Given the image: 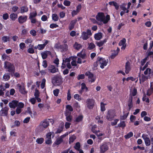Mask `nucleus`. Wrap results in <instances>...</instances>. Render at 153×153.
Masks as SVG:
<instances>
[{"instance_id":"f257e3e1","label":"nucleus","mask_w":153,"mask_h":153,"mask_svg":"<svg viewBox=\"0 0 153 153\" xmlns=\"http://www.w3.org/2000/svg\"><path fill=\"white\" fill-rule=\"evenodd\" d=\"M96 18L97 21L102 22L104 24H107L110 19V16L107 15L105 17L104 13L102 12L98 13L96 16Z\"/></svg>"},{"instance_id":"f03ea898","label":"nucleus","mask_w":153,"mask_h":153,"mask_svg":"<svg viewBox=\"0 0 153 153\" xmlns=\"http://www.w3.org/2000/svg\"><path fill=\"white\" fill-rule=\"evenodd\" d=\"M4 67L5 69H7V71L11 76L12 77L13 76V74L15 71L14 65L9 62L6 61L4 63Z\"/></svg>"},{"instance_id":"7ed1b4c3","label":"nucleus","mask_w":153,"mask_h":153,"mask_svg":"<svg viewBox=\"0 0 153 153\" xmlns=\"http://www.w3.org/2000/svg\"><path fill=\"white\" fill-rule=\"evenodd\" d=\"M108 62V60H107V61L104 58L98 56L97 58V61L94 63V67H97L99 63L100 64V68L103 69L105 66L107 65Z\"/></svg>"},{"instance_id":"20e7f679","label":"nucleus","mask_w":153,"mask_h":153,"mask_svg":"<svg viewBox=\"0 0 153 153\" xmlns=\"http://www.w3.org/2000/svg\"><path fill=\"white\" fill-rule=\"evenodd\" d=\"M51 82L54 85L59 86L63 82V79L61 75H56L52 78Z\"/></svg>"},{"instance_id":"39448f33","label":"nucleus","mask_w":153,"mask_h":153,"mask_svg":"<svg viewBox=\"0 0 153 153\" xmlns=\"http://www.w3.org/2000/svg\"><path fill=\"white\" fill-rule=\"evenodd\" d=\"M116 116L115 110L113 109H110L108 110L106 114V118L109 121H111Z\"/></svg>"},{"instance_id":"423d86ee","label":"nucleus","mask_w":153,"mask_h":153,"mask_svg":"<svg viewBox=\"0 0 153 153\" xmlns=\"http://www.w3.org/2000/svg\"><path fill=\"white\" fill-rule=\"evenodd\" d=\"M49 122L53 123V120L52 119H46L42 121L39 125L40 126L45 129L49 126Z\"/></svg>"},{"instance_id":"0eeeda50","label":"nucleus","mask_w":153,"mask_h":153,"mask_svg":"<svg viewBox=\"0 0 153 153\" xmlns=\"http://www.w3.org/2000/svg\"><path fill=\"white\" fill-rule=\"evenodd\" d=\"M108 146L106 143H103L100 147V153H104L108 149Z\"/></svg>"},{"instance_id":"6e6552de","label":"nucleus","mask_w":153,"mask_h":153,"mask_svg":"<svg viewBox=\"0 0 153 153\" xmlns=\"http://www.w3.org/2000/svg\"><path fill=\"white\" fill-rule=\"evenodd\" d=\"M95 102L94 100L90 99H87L86 101L87 108L90 109H93L94 106Z\"/></svg>"},{"instance_id":"1a4fd4ad","label":"nucleus","mask_w":153,"mask_h":153,"mask_svg":"<svg viewBox=\"0 0 153 153\" xmlns=\"http://www.w3.org/2000/svg\"><path fill=\"white\" fill-rule=\"evenodd\" d=\"M85 75L88 76L89 79H90L89 81L91 82H94L96 78L94 77V74H93L90 72V71H87L85 73Z\"/></svg>"},{"instance_id":"9d476101","label":"nucleus","mask_w":153,"mask_h":153,"mask_svg":"<svg viewBox=\"0 0 153 153\" xmlns=\"http://www.w3.org/2000/svg\"><path fill=\"white\" fill-rule=\"evenodd\" d=\"M9 110V108L7 106L2 108L0 111L1 115L2 116H7Z\"/></svg>"},{"instance_id":"9b49d317","label":"nucleus","mask_w":153,"mask_h":153,"mask_svg":"<svg viewBox=\"0 0 153 153\" xmlns=\"http://www.w3.org/2000/svg\"><path fill=\"white\" fill-rule=\"evenodd\" d=\"M48 71H50V72L52 73H55L58 72V69L56 68L55 66L53 65H49L48 68Z\"/></svg>"},{"instance_id":"f8f14e48","label":"nucleus","mask_w":153,"mask_h":153,"mask_svg":"<svg viewBox=\"0 0 153 153\" xmlns=\"http://www.w3.org/2000/svg\"><path fill=\"white\" fill-rule=\"evenodd\" d=\"M17 86L19 87V91L22 94H25L27 93V91L25 90V87L22 86L19 84H17Z\"/></svg>"},{"instance_id":"ddd939ff","label":"nucleus","mask_w":153,"mask_h":153,"mask_svg":"<svg viewBox=\"0 0 153 153\" xmlns=\"http://www.w3.org/2000/svg\"><path fill=\"white\" fill-rule=\"evenodd\" d=\"M71 113H69L68 111H67L66 113H65V115L66 117V120L67 121L70 122L71 121L73 117L71 115Z\"/></svg>"},{"instance_id":"4468645a","label":"nucleus","mask_w":153,"mask_h":153,"mask_svg":"<svg viewBox=\"0 0 153 153\" xmlns=\"http://www.w3.org/2000/svg\"><path fill=\"white\" fill-rule=\"evenodd\" d=\"M27 19V16H20L19 17L18 22L20 24H22L25 22Z\"/></svg>"},{"instance_id":"2eb2a0df","label":"nucleus","mask_w":153,"mask_h":153,"mask_svg":"<svg viewBox=\"0 0 153 153\" xmlns=\"http://www.w3.org/2000/svg\"><path fill=\"white\" fill-rule=\"evenodd\" d=\"M130 65V63L128 61H127L126 63L125 72L127 74H128L131 71V68Z\"/></svg>"},{"instance_id":"dca6fc26","label":"nucleus","mask_w":153,"mask_h":153,"mask_svg":"<svg viewBox=\"0 0 153 153\" xmlns=\"http://www.w3.org/2000/svg\"><path fill=\"white\" fill-rule=\"evenodd\" d=\"M77 22V20L76 19L71 21L68 27L69 30H71L74 29Z\"/></svg>"},{"instance_id":"f3484780","label":"nucleus","mask_w":153,"mask_h":153,"mask_svg":"<svg viewBox=\"0 0 153 153\" xmlns=\"http://www.w3.org/2000/svg\"><path fill=\"white\" fill-rule=\"evenodd\" d=\"M43 41L45 42L43 44H38V45L39 50H43L45 48L46 45L49 42V41L48 40L44 39Z\"/></svg>"},{"instance_id":"a211bd4d","label":"nucleus","mask_w":153,"mask_h":153,"mask_svg":"<svg viewBox=\"0 0 153 153\" xmlns=\"http://www.w3.org/2000/svg\"><path fill=\"white\" fill-rule=\"evenodd\" d=\"M18 103V101L13 100L9 103V105L10 108H14L17 106Z\"/></svg>"},{"instance_id":"6ab92c4d","label":"nucleus","mask_w":153,"mask_h":153,"mask_svg":"<svg viewBox=\"0 0 153 153\" xmlns=\"http://www.w3.org/2000/svg\"><path fill=\"white\" fill-rule=\"evenodd\" d=\"M144 140L146 146H149L150 145V140L147 135H145V137L143 136V134L142 136Z\"/></svg>"},{"instance_id":"aec40b11","label":"nucleus","mask_w":153,"mask_h":153,"mask_svg":"<svg viewBox=\"0 0 153 153\" xmlns=\"http://www.w3.org/2000/svg\"><path fill=\"white\" fill-rule=\"evenodd\" d=\"M80 143L79 142L76 143L74 146V149L76 150L79 151V153H84L83 151L80 149Z\"/></svg>"},{"instance_id":"412c9836","label":"nucleus","mask_w":153,"mask_h":153,"mask_svg":"<svg viewBox=\"0 0 153 153\" xmlns=\"http://www.w3.org/2000/svg\"><path fill=\"white\" fill-rule=\"evenodd\" d=\"M102 37V33L100 32L95 33L94 34V38L95 40H100Z\"/></svg>"},{"instance_id":"4be33fe9","label":"nucleus","mask_w":153,"mask_h":153,"mask_svg":"<svg viewBox=\"0 0 153 153\" xmlns=\"http://www.w3.org/2000/svg\"><path fill=\"white\" fill-rule=\"evenodd\" d=\"M68 45L66 44H64L60 45V49L62 52L66 51L68 50Z\"/></svg>"},{"instance_id":"5701e85b","label":"nucleus","mask_w":153,"mask_h":153,"mask_svg":"<svg viewBox=\"0 0 153 153\" xmlns=\"http://www.w3.org/2000/svg\"><path fill=\"white\" fill-rule=\"evenodd\" d=\"M108 39V38H105L104 40L103 41H101L100 42H96V44L99 47L102 46L105 43Z\"/></svg>"},{"instance_id":"b1692460","label":"nucleus","mask_w":153,"mask_h":153,"mask_svg":"<svg viewBox=\"0 0 153 153\" xmlns=\"http://www.w3.org/2000/svg\"><path fill=\"white\" fill-rule=\"evenodd\" d=\"M63 141V139L61 137L57 138L53 144V146H55V145H58L61 144Z\"/></svg>"},{"instance_id":"393cba45","label":"nucleus","mask_w":153,"mask_h":153,"mask_svg":"<svg viewBox=\"0 0 153 153\" xmlns=\"http://www.w3.org/2000/svg\"><path fill=\"white\" fill-rule=\"evenodd\" d=\"M109 4L110 5H113L115 7V8L117 10L118 9L119 6L117 3L116 2L112 1L109 2Z\"/></svg>"},{"instance_id":"a878e982","label":"nucleus","mask_w":153,"mask_h":153,"mask_svg":"<svg viewBox=\"0 0 153 153\" xmlns=\"http://www.w3.org/2000/svg\"><path fill=\"white\" fill-rule=\"evenodd\" d=\"M89 36L85 32L83 31L82 33L81 38L84 40H87Z\"/></svg>"},{"instance_id":"bb28decb","label":"nucleus","mask_w":153,"mask_h":153,"mask_svg":"<svg viewBox=\"0 0 153 153\" xmlns=\"http://www.w3.org/2000/svg\"><path fill=\"white\" fill-rule=\"evenodd\" d=\"M73 110V108L71 106L69 105H66V110L65 113L67 111H68L69 113H71Z\"/></svg>"},{"instance_id":"cd10ccee","label":"nucleus","mask_w":153,"mask_h":153,"mask_svg":"<svg viewBox=\"0 0 153 153\" xmlns=\"http://www.w3.org/2000/svg\"><path fill=\"white\" fill-rule=\"evenodd\" d=\"M126 126V122L124 121H120V123L118 124V126L124 129Z\"/></svg>"},{"instance_id":"c85d7f7f","label":"nucleus","mask_w":153,"mask_h":153,"mask_svg":"<svg viewBox=\"0 0 153 153\" xmlns=\"http://www.w3.org/2000/svg\"><path fill=\"white\" fill-rule=\"evenodd\" d=\"M83 118V117L82 115H80L76 118L74 121L77 123H79L82 120Z\"/></svg>"},{"instance_id":"c756f323","label":"nucleus","mask_w":153,"mask_h":153,"mask_svg":"<svg viewBox=\"0 0 153 153\" xmlns=\"http://www.w3.org/2000/svg\"><path fill=\"white\" fill-rule=\"evenodd\" d=\"M73 47L75 49L77 50H79L82 47L80 44H78L76 42L75 43Z\"/></svg>"},{"instance_id":"7c9ffc66","label":"nucleus","mask_w":153,"mask_h":153,"mask_svg":"<svg viewBox=\"0 0 153 153\" xmlns=\"http://www.w3.org/2000/svg\"><path fill=\"white\" fill-rule=\"evenodd\" d=\"M77 56L82 58V59H85L86 54L85 52H83L82 51L77 54Z\"/></svg>"},{"instance_id":"2f4dec72","label":"nucleus","mask_w":153,"mask_h":153,"mask_svg":"<svg viewBox=\"0 0 153 153\" xmlns=\"http://www.w3.org/2000/svg\"><path fill=\"white\" fill-rule=\"evenodd\" d=\"M52 19L55 22L57 21L59 19V17L57 15L56 13H54L52 14Z\"/></svg>"},{"instance_id":"473e14b6","label":"nucleus","mask_w":153,"mask_h":153,"mask_svg":"<svg viewBox=\"0 0 153 153\" xmlns=\"http://www.w3.org/2000/svg\"><path fill=\"white\" fill-rule=\"evenodd\" d=\"M28 11V8L27 6H22L21 7V13H23L27 12Z\"/></svg>"},{"instance_id":"72a5a7b5","label":"nucleus","mask_w":153,"mask_h":153,"mask_svg":"<svg viewBox=\"0 0 153 153\" xmlns=\"http://www.w3.org/2000/svg\"><path fill=\"white\" fill-rule=\"evenodd\" d=\"M147 79V76L144 75L143 74H142L141 78H140L139 79L140 83H141V82H144Z\"/></svg>"},{"instance_id":"f704fd0d","label":"nucleus","mask_w":153,"mask_h":153,"mask_svg":"<svg viewBox=\"0 0 153 153\" xmlns=\"http://www.w3.org/2000/svg\"><path fill=\"white\" fill-rule=\"evenodd\" d=\"M17 15L14 13H11L10 15V18L12 20L14 21L17 18Z\"/></svg>"},{"instance_id":"c9c22d12","label":"nucleus","mask_w":153,"mask_h":153,"mask_svg":"<svg viewBox=\"0 0 153 153\" xmlns=\"http://www.w3.org/2000/svg\"><path fill=\"white\" fill-rule=\"evenodd\" d=\"M44 141V139L42 137L37 138L36 140V142L39 144H42Z\"/></svg>"},{"instance_id":"e433bc0d","label":"nucleus","mask_w":153,"mask_h":153,"mask_svg":"<svg viewBox=\"0 0 153 153\" xmlns=\"http://www.w3.org/2000/svg\"><path fill=\"white\" fill-rule=\"evenodd\" d=\"M10 74H9L5 73L3 76V79H4V81H7L9 80L10 79Z\"/></svg>"},{"instance_id":"4c0bfd02","label":"nucleus","mask_w":153,"mask_h":153,"mask_svg":"<svg viewBox=\"0 0 153 153\" xmlns=\"http://www.w3.org/2000/svg\"><path fill=\"white\" fill-rule=\"evenodd\" d=\"M10 37L8 36H4L2 37L1 39L4 42L10 41Z\"/></svg>"},{"instance_id":"58836bf2","label":"nucleus","mask_w":153,"mask_h":153,"mask_svg":"<svg viewBox=\"0 0 153 153\" xmlns=\"http://www.w3.org/2000/svg\"><path fill=\"white\" fill-rule=\"evenodd\" d=\"M132 99L133 97L132 96H131L129 97V100L128 101V106H133Z\"/></svg>"},{"instance_id":"ea45409f","label":"nucleus","mask_w":153,"mask_h":153,"mask_svg":"<svg viewBox=\"0 0 153 153\" xmlns=\"http://www.w3.org/2000/svg\"><path fill=\"white\" fill-rule=\"evenodd\" d=\"M133 134L132 132H130L128 134L124 136V137L126 139H128L133 136Z\"/></svg>"},{"instance_id":"a19ab883","label":"nucleus","mask_w":153,"mask_h":153,"mask_svg":"<svg viewBox=\"0 0 153 153\" xmlns=\"http://www.w3.org/2000/svg\"><path fill=\"white\" fill-rule=\"evenodd\" d=\"M81 89L82 90H84V89L85 90V91L87 92L88 91V88L86 87V85L85 83H82L81 84Z\"/></svg>"},{"instance_id":"79ce46f5","label":"nucleus","mask_w":153,"mask_h":153,"mask_svg":"<svg viewBox=\"0 0 153 153\" xmlns=\"http://www.w3.org/2000/svg\"><path fill=\"white\" fill-rule=\"evenodd\" d=\"M105 105L106 104H105L103 102H101L100 103V109L102 111H104L105 110Z\"/></svg>"},{"instance_id":"37998d69","label":"nucleus","mask_w":153,"mask_h":153,"mask_svg":"<svg viewBox=\"0 0 153 153\" xmlns=\"http://www.w3.org/2000/svg\"><path fill=\"white\" fill-rule=\"evenodd\" d=\"M126 40L125 38H123L121 40L119 43V45L120 46H121L122 45H124L126 44Z\"/></svg>"},{"instance_id":"c03bdc74","label":"nucleus","mask_w":153,"mask_h":153,"mask_svg":"<svg viewBox=\"0 0 153 153\" xmlns=\"http://www.w3.org/2000/svg\"><path fill=\"white\" fill-rule=\"evenodd\" d=\"M47 51H46L45 52H43L41 53V55L42 57V58L43 59H46L48 56V54L47 53Z\"/></svg>"},{"instance_id":"a18cd8bd","label":"nucleus","mask_w":153,"mask_h":153,"mask_svg":"<svg viewBox=\"0 0 153 153\" xmlns=\"http://www.w3.org/2000/svg\"><path fill=\"white\" fill-rule=\"evenodd\" d=\"M37 13L36 11H35L34 12H31L30 14L29 18L31 19L32 18H33L36 17L37 16Z\"/></svg>"},{"instance_id":"49530a36","label":"nucleus","mask_w":153,"mask_h":153,"mask_svg":"<svg viewBox=\"0 0 153 153\" xmlns=\"http://www.w3.org/2000/svg\"><path fill=\"white\" fill-rule=\"evenodd\" d=\"M129 114V111L127 113L125 114L123 116H120V119L121 120H125L128 116Z\"/></svg>"},{"instance_id":"de8ad7c7","label":"nucleus","mask_w":153,"mask_h":153,"mask_svg":"<svg viewBox=\"0 0 153 153\" xmlns=\"http://www.w3.org/2000/svg\"><path fill=\"white\" fill-rule=\"evenodd\" d=\"M74 98L79 101H80L82 100V98L78 94H75L74 96Z\"/></svg>"},{"instance_id":"09e8293b","label":"nucleus","mask_w":153,"mask_h":153,"mask_svg":"<svg viewBox=\"0 0 153 153\" xmlns=\"http://www.w3.org/2000/svg\"><path fill=\"white\" fill-rule=\"evenodd\" d=\"M95 47L94 44L93 42H91L89 44L88 48L89 50L93 49Z\"/></svg>"},{"instance_id":"8fccbe9b","label":"nucleus","mask_w":153,"mask_h":153,"mask_svg":"<svg viewBox=\"0 0 153 153\" xmlns=\"http://www.w3.org/2000/svg\"><path fill=\"white\" fill-rule=\"evenodd\" d=\"M63 126H62L61 127H59V128L57 129L55 134H56L60 133L63 131Z\"/></svg>"},{"instance_id":"3c124183","label":"nucleus","mask_w":153,"mask_h":153,"mask_svg":"<svg viewBox=\"0 0 153 153\" xmlns=\"http://www.w3.org/2000/svg\"><path fill=\"white\" fill-rule=\"evenodd\" d=\"M148 73L149 74H151V69L149 68H146V70L144 71V74L145 75H147L148 74Z\"/></svg>"},{"instance_id":"603ef678","label":"nucleus","mask_w":153,"mask_h":153,"mask_svg":"<svg viewBox=\"0 0 153 153\" xmlns=\"http://www.w3.org/2000/svg\"><path fill=\"white\" fill-rule=\"evenodd\" d=\"M113 120L114 121L111 123V125L112 126H114L116 125L119 121V120L118 119H114Z\"/></svg>"},{"instance_id":"864d4df0","label":"nucleus","mask_w":153,"mask_h":153,"mask_svg":"<svg viewBox=\"0 0 153 153\" xmlns=\"http://www.w3.org/2000/svg\"><path fill=\"white\" fill-rule=\"evenodd\" d=\"M59 92V90L58 89H56L53 91V94L56 97L58 96Z\"/></svg>"},{"instance_id":"5fc2aeb1","label":"nucleus","mask_w":153,"mask_h":153,"mask_svg":"<svg viewBox=\"0 0 153 153\" xmlns=\"http://www.w3.org/2000/svg\"><path fill=\"white\" fill-rule=\"evenodd\" d=\"M71 96L70 93V90H68L67 92V99L69 101L71 100Z\"/></svg>"},{"instance_id":"6e6d98bb","label":"nucleus","mask_w":153,"mask_h":153,"mask_svg":"<svg viewBox=\"0 0 153 153\" xmlns=\"http://www.w3.org/2000/svg\"><path fill=\"white\" fill-rule=\"evenodd\" d=\"M85 75L84 74H81L77 76V79L78 80L82 79L85 78Z\"/></svg>"},{"instance_id":"4d7b16f0","label":"nucleus","mask_w":153,"mask_h":153,"mask_svg":"<svg viewBox=\"0 0 153 153\" xmlns=\"http://www.w3.org/2000/svg\"><path fill=\"white\" fill-rule=\"evenodd\" d=\"M63 4L66 6H68L70 5L71 2L67 0H65L63 2Z\"/></svg>"},{"instance_id":"13d9d810","label":"nucleus","mask_w":153,"mask_h":153,"mask_svg":"<svg viewBox=\"0 0 153 153\" xmlns=\"http://www.w3.org/2000/svg\"><path fill=\"white\" fill-rule=\"evenodd\" d=\"M34 96H35V97H39V90L36 88V89L35 90Z\"/></svg>"},{"instance_id":"bf43d9fd","label":"nucleus","mask_w":153,"mask_h":153,"mask_svg":"<svg viewBox=\"0 0 153 153\" xmlns=\"http://www.w3.org/2000/svg\"><path fill=\"white\" fill-rule=\"evenodd\" d=\"M19 46L20 48L22 50H23L26 47L25 44L23 42L21 43L19 45Z\"/></svg>"},{"instance_id":"052dcab7","label":"nucleus","mask_w":153,"mask_h":153,"mask_svg":"<svg viewBox=\"0 0 153 153\" xmlns=\"http://www.w3.org/2000/svg\"><path fill=\"white\" fill-rule=\"evenodd\" d=\"M137 89L135 88H134V89L133 90L132 92V95L131 96H132H132H136L137 94Z\"/></svg>"},{"instance_id":"680f3d73","label":"nucleus","mask_w":153,"mask_h":153,"mask_svg":"<svg viewBox=\"0 0 153 153\" xmlns=\"http://www.w3.org/2000/svg\"><path fill=\"white\" fill-rule=\"evenodd\" d=\"M59 26L56 24L52 23L50 24V27L51 28H54L58 27Z\"/></svg>"},{"instance_id":"e2e57ef3","label":"nucleus","mask_w":153,"mask_h":153,"mask_svg":"<svg viewBox=\"0 0 153 153\" xmlns=\"http://www.w3.org/2000/svg\"><path fill=\"white\" fill-rule=\"evenodd\" d=\"M32 42L33 40L31 38H27L25 41V42L27 44L31 43Z\"/></svg>"},{"instance_id":"0e129e2a","label":"nucleus","mask_w":153,"mask_h":153,"mask_svg":"<svg viewBox=\"0 0 153 153\" xmlns=\"http://www.w3.org/2000/svg\"><path fill=\"white\" fill-rule=\"evenodd\" d=\"M27 52L33 54L34 53V50L32 48H29L27 50Z\"/></svg>"},{"instance_id":"69168bd1","label":"nucleus","mask_w":153,"mask_h":153,"mask_svg":"<svg viewBox=\"0 0 153 153\" xmlns=\"http://www.w3.org/2000/svg\"><path fill=\"white\" fill-rule=\"evenodd\" d=\"M30 33L33 36H35L36 35V31L34 30H31L30 32Z\"/></svg>"},{"instance_id":"338daca9","label":"nucleus","mask_w":153,"mask_h":153,"mask_svg":"<svg viewBox=\"0 0 153 153\" xmlns=\"http://www.w3.org/2000/svg\"><path fill=\"white\" fill-rule=\"evenodd\" d=\"M42 65L44 68H46L48 66L47 61L46 60H44L43 61Z\"/></svg>"},{"instance_id":"774afa93","label":"nucleus","mask_w":153,"mask_h":153,"mask_svg":"<svg viewBox=\"0 0 153 153\" xmlns=\"http://www.w3.org/2000/svg\"><path fill=\"white\" fill-rule=\"evenodd\" d=\"M29 101L31 103V104L34 105L35 103L36 100L35 98H32L30 99Z\"/></svg>"}]
</instances>
